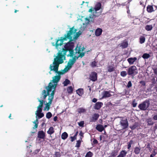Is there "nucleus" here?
Returning <instances> with one entry per match:
<instances>
[{"label": "nucleus", "instance_id": "nucleus-46", "mask_svg": "<svg viewBox=\"0 0 157 157\" xmlns=\"http://www.w3.org/2000/svg\"><path fill=\"white\" fill-rule=\"evenodd\" d=\"M78 123L79 126L82 127H83L84 126V121H82L79 122H78Z\"/></svg>", "mask_w": 157, "mask_h": 157}, {"label": "nucleus", "instance_id": "nucleus-20", "mask_svg": "<svg viewBox=\"0 0 157 157\" xmlns=\"http://www.w3.org/2000/svg\"><path fill=\"white\" fill-rule=\"evenodd\" d=\"M147 10L148 13H151L154 11L152 6L148 5L147 7Z\"/></svg>", "mask_w": 157, "mask_h": 157}, {"label": "nucleus", "instance_id": "nucleus-2", "mask_svg": "<svg viewBox=\"0 0 157 157\" xmlns=\"http://www.w3.org/2000/svg\"><path fill=\"white\" fill-rule=\"evenodd\" d=\"M63 62V59H61L56 57L54 59V61L53 63V64H51L50 66V69L51 71H53L56 73H57L59 75L64 74L68 71L67 68H65L63 70L62 72L58 71V68L59 64H62Z\"/></svg>", "mask_w": 157, "mask_h": 157}, {"label": "nucleus", "instance_id": "nucleus-27", "mask_svg": "<svg viewBox=\"0 0 157 157\" xmlns=\"http://www.w3.org/2000/svg\"><path fill=\"white\" fill-rule=\"evenodd\" d=\"M55 132L54 128L52 127H51L49 128L48 130L47 131V133L50 135H51L53 134Z\"/></svg>", "mask_w": 157, "mask_h": 157}, {"label": "nucleus", "instance_id": "nucleus-8", "mask_svg": "<svg viewBox=\"0 0 157 157\" xmlns=\"http://www.w3.org/2000/svg\"><path fill=\"white\" fill-rule=\"evenodd\" d=\"M78 46L76 47L75 49L76 51V53H78L79 54L78 56L77 57V59H78V58L81 57L82 58L83 56H84L85 55V52H82L83 51V50H81L80 48H79L78 49H77Z\"/></svg>", "mask_w": 157, "mask_h": 157}, {"label": "nucleus", "instance_id": "nucleus-49", "mask_svg": "<svg viewBox=\"0 0 157 157\" xmlns=\"http://www.w3.org/2000/svg\"><path fill=\"white\" fill-rule=\"evenodd\" d=\"M83 134L84 133L82 132V131H81L79 133V135H80L81 137H80V139L81 140H82V138L83 137Z\"/></svg>", "mask_w": 157, "mask_h": 157}, {"label": "nucleus", "instance_id": "nucleus-28", "mask_svg": "<svg viewBox=\"0 0 157 157\" xmlns=\"http://www.w3.org/2000/svg\"><path fill=\"white\" fill-rule=\"evenodd\" d=\"M111 96L110 92L108 91H105L103 94V97L104 98L109 97Z\"/></svg>", "mask_w": 157, "mask_h": 157}, {"label": "nucleus", "instance_id": "nucleus-63", "mask_svg": "<svg viewBox=\"0 0 157 157\" xmlns=\"http://www.w3.org/2000/svg\"><path fill=\"white\" fill-rule=\"evenodd\" d=\"M93 11V10L92 8H90L89 10V12H92Z\"/></svg>", "mask_w": 157, "mask_h": 157}, {"label": "nucleus", "instance_id": "nucleus-45", "mask_svg": "<svg viewBox=\"0 0 157 157\" xmlns=\"http://www.w3.org/2000/svg\"><path fill=\"white\" fill-rule=\"evenodd\" d=\"M81 142V141L80 140H77V143L76 144L75 147H79L80 146Z\"/></svg>", "mask_w": 157, "mask_h": 157}, {"label": "nucleus", "instance_id": "nucleus-60", "mask_svg": "<svg viewBox=\"0 0 157 157\" xmlns=\"http://www.w3.org/2000/svg\"><path fill=\"white\" fill-rule=\"evenodd\" d=\"M80 48V49L81 50H83V51H84V50L85 49V48L84 47H83L82 48H81V46H80V47H79L78 48H78H77V49H78V48Z\"/></svg>", "mask_w": 157, "mask_h": 157}, {"label": "nucleus", "instance_id": "nucleus-5", "mask_svg": "<svg viewBox=\"0 0 157 157\" xmlns=\"http://www.w3.org/2000/svg\"><path fill=\"white\" fill-rule=\"evenodd\" d=\"M56 85V84L53 85L51 82L49 83L48 86L46 87V89L47 90L46 94L47 95V96L50 95H49L50 92L52 91V88L55 89Z\"/></svg>", "mask_w": 157, "mask_h": 157}, {"label": "nucleus", "instance_id": "nucleus-41", "mask_svg": "<svg viewBox=\"0 0 157 157\" xmlns=\"http://www.w3.org/2000/svg\"><path fill=\"white\" fill-rule=\"evenodd\" d=\"M70 81L67 79H65V81L63 82V84L64 86H67L68 84H70Z\"/></svg>", "mask_w": 157, "mask_h": 157}, {"label": "nucleus", "instance_id": "nucleus-64", "mask_svg": "<svg viewBox=\"0 0 157 157\" xmlns=\"http://www.w3.org/2000/svg\"><path fill=\"white\" fill-rule=\"evenodd\" d=\"M131 146V144H128V149H129Z\"/></svg>", "mask_w": 157, "mask_h": 157}, {"label": "nucleus", "instance_id": "nucleus-24", "mask_svg": "<svg viewBox=\"0 0 157 157\" xmlns=\"http://www.w3.org/2000/svg\"><path fill=\"white\" fill-rule=\"evenodd\" d=\"M108 71L109 72H112L114 71V65L113 64L112 65H109L107 67Z\"/></svg>", "mask_w": 157, "mask_h": 157}, {"label": "nucleus", "instance_id": "nucleus-33", "mask_svg": "<svg viewBox=\"0 0 157 157\" xmlns=\"http://www.w3.org/2000/svg\"><path fill=\"white\" fill-rule=\"evenodd\" d=\"M86 110L83 108H80L78 109V112L79 113H84L86 112Z\"/></svg>", "mask_w": 157, "mask_h": 157}, {"label": "nucleus", "instance_id": "nucleus-26", "mask_svg": "<svg viewBox=\"0 0 157 157\" xmlns=\"http://www.w3.org/2000/svg\"><path fill=\"white\" fill-rule=\"evenodd\" d=\"M123 48H127L128 46V42L127 41H124L120 44V46Z\"/></svg>", "mask_w": 157, "mask_h": 157}, {"label": "nucleus", "instance_id": "nucleus-12", "mask_svg": "<svg viewBox=\"0 0 157 157\" xmlns=\"http://www.w3.org/2000/svg\"><path fill=\"white\" fill-rule=\"evenodd\" d=\"M45 137V133L43 131H39L38 133V137L41 139H44Z\"/></svg>", "mask_w": 157, "mask_h": 157}, {"label": "nucleus", "instance_id": "nucleus-29", "mask_svg": "<svg viewBox=\"0 0 157 157\" xmlns=\"http://www.w3.org/2000/svg\"><path fill=\"white\" fill-rule=\"evenodd\" d=\"M75 33H76V34L74 35L73 37H72V39H73V40H76L81 34V33H79V32H76Z\"/></svg>", "mask_w": 157, "mask_h": 157}, {"label": "nucleus", "instance_id": "nucleus-7", "mask_svg": "<svg viewBox=\"0 0 157 157\" xmlns=\"http://www.w3.org/2000/svg\"><path fill=\"white\" fill-rule=\"evenodd\" d=\"M76 61V59L75 57H73L72 59H70L67 63V66L65 68H67V69L68 71L72 67V66L75 62Z\"/></svg>", "mask_w": 157, "mask_h": 157}, {"label": "nucleus", "instance_id": "nucleus-40", "mask_svg": "<svg viewBox=\"0 0 157 157\" xmlns=\"http://www.w3.org/2000/svg\"><path fill=\"white\" fill-rule=\"evenodd\" d=\"M150 57V55L149 54L144 53L142 57L144 59H148Z\"/></svg>", "mask_w": 157, "mask_h": 157}, {"label": "nucleus", "instance_id": "nucleus-50", "mask_svg": "<svg viewBox=\"0 0 157 157\" xmlns=\"http://www.w3.org/2000/svg\"><path fill=\"white\" fill-rule=\"evenodd\" d=\"M137 104V103L136 102L135 100L133 101L132 105L133 107H136V106Z\"/></svg>", "mask_w": 157, "mask_h": 157}, {"label": "nucleus", "instance_id": "nucleus-53", "mask_svg": "<svg viewBox=\"0 0 157 157\" xmlns=\"http://www.w3.org/2000/svg\"><path fill=\"white\" fill-rule=\"evenodd\" d=\"M121 124L125 128H127L128 127V122H127L125 124L122 123H121Z\"/></svg>", "mask_w": 157, "mask_h": 157}, {"label": "nucleus", "instance_id": "nucleus-10", "mask_svg": "<svg viewBox=\"0 0 157 157\" xmlns=\"http://www.w3.org/2000/svg\"><path fill=\"white\" fill-rule=\"evenodd\" d=\"M37 99L38 101L40 102V104L37 107V109H38L40 112H42V108L43 106L44 103L45 102V101L43 100H40L39 98H37Z\"/></svg>", "mask_w": 157, "mask_h": 157}, {"label": "nucleus", "instance_id": "nucleus-36", "mask_svg": "<svg viewBox=\"0 0 157 157\" xmlns=\"http://www.w3.org/2000/svg\"><path fill=\"white\" fill-rule=\"evenodd\" d=\"M145 37L144 36H141L140 38V44L144 43L145 41Z\"/></svg>", "mask_w": 157, "mask_h": 157}, {"label": "nucleus", "instance_id": "nucleus-59", "mask_svg": "<svg viewBox=\"0 0 157 157\" xmlns=\"http://www.w3.org/2000/svg\"><path fill=\"white\" fill-rule=\"evenodd\" d=\"M153 118L155 120H157V115H155L153 117Z\"/></svg>", "mask_w": 157, "mask_h": 157}, {"label": "nucleus", "instance_id": "nucleus-62", "mask_svg": "<svg viewBox=\"0 0 157 157\" xmlns=\"http://www.w3.org/2000/svg\"><path fill=\"white\" fill-rule=\"evenodd\" d=\"M133 143H134L133 141H132V140H131L129 143V144H131L132 145V144H133Z\"/></svg>", "mask_w": 157, "mask_h": 157}, {"label": "nucleus", "instance_id": "nucleus-17", "mask_svg": "<svg viewBox=\"0 0 157 157\" xmlns=\"http://www.w3.org/2000/svg\"><path fill=\"white\" fill-rule=\"evenodd\" d=\"M49 101L48 103H47L45 107L44 108V110H45L46 109L48 111L50 109V106L51 104H52V101L51 100H48Z\"/></svg>", "mask_w": 157, "mask_h": 157}, {"label": "nucleus", "instance_id": "nucleus-55", "mask_svg": "<svg viewBox=\"0 0 157 157\" xmlns=\"http://www.w3.org/2000/svg\"><path fill=\"white\" fill-rule=\"evenodd\" d=\"M93 143L95 144H97L98 143V142L96 139H95L94 140Z\"/></svg>", "mask_w": 157, "mask_h": 157}, {"label": "nucleus", "instance_id": "nucleus-39", "mask_svg": "<svg viewBox=\"0 0 157 157\" xmlns=\"http://www.w3.org/2000/svg\"><path fill=\"white\" fill-rule=\"evenodd\" d=\"M93 155V153L92 152L89 151L86 153L85 157H92Z\"/></svg>", "mask_w": 157, "mask_h": 157}, {"label": "nucleus", "instance_id": "nucleus-4", "mask_svg": "<svg viewBox=\"0 0 157 157\" xmlns=\"http://www.w3.org/2000/svg\"><path fill=\"white\" fill-rule=\"evenodd\" d=\"M150 103L148 101L145 100L139 104L138 107L141 110H145L149 107Z\"/></svg>", "mask_w": 157, "mask_h": 157}, {"label": "nucleus", "instance_id": "nucleus-30", "mask_svg": "<svg viewBox=\"0 0 157 157\" xmlns=\"http://www.w3.org/2000/svg\"><path fill=\"white\" fill-rule=\"evenodd\" d=\"M148 125L151 126L152 125L154 124V122L152 121V119L151 118H149L146 120Z\"/></svg>", "mask_w": 157, "mask_h": 157}, {"label": "nucleus", "instance_id": "nucleus-23", "mask_svg": "<svg viewBox=\"0 0 157 157\" xmlns=\"http://www.w3.org/2000/svg\"><path fill=\"white\" fill-rule=\"evenodd\" d=\"M76 93L79 96H82L84 93V91L83 89L80 88L76 90Z\"/></svg>", "mask_w": 157, "mask_h": 157}, {"label": "nucleus", "instance_id": "nucleus-58", "mask_svg": "<svg viewBox=\"0 0 157 157\" xmlns=\"http://www.w3.org/2000/svg\"><path fill=\"white\" fill-rule=\"evenodd\" d=\"M97 101V99L96 98H94L92 100V102L94 103H96Z\"/></svg>", "mask_w": 157, "mask_h": 157}, {"label": "nucleus", "instance_id": "nucleus-34", "mask_svg": "<svg viewBox=\"0 0 157 157\" xmlns=\"http://www.w3.org/2000/svg\"><path fill=\"white\" fill-rule=\"evenodd\" d=\"M67 92L68 93L71 94L73 91V89L72 86H70L67 88Z\"/></svg>", "mask_w": 157, "mask_h": 157}, {"label": "nucleus", "instance_id": "nucleus-52", "mask_svg": "<svg viewBox=\"0 0 157 157\" xmlns=\"http://www.w3.org/2000/svg\"><path fill=\"white\" fill-rule=\"evenodd\" d=\"M156 155V153L155 151H154L152 152V154H151L150 157H154V156H155Z\"/></svg>", "mask_w": 157, "mask_h": 157}, {"label": "nucleus", "instance_id": "nucleus-57", "mask_svg": "<svg viewBox=\"0 0 157 157\" xmlns=\"http://www.w3.org/2000/svg\"><path fill=\"white\" fill-rule=\"evenodd\" d=\"M56 157H58L60 156V155L59 152H56L55 154Z\"/></svg>", "mask_w": 157, "mask_h": 157}, {"label": "nucleus", "instance_id": "nucleus-51", "mask_svg": "<svg viewBox=\"0 0 157 157\" xmlns=\"http://www.w3.org/2000/svg\"><path fill=\"white\" fill-rule=\"evenodd\" d=\"M140 83L142 86H145L146 83L144 81H141L140 82Z\"/></svg>", "mask_w": 157, "mask_h": 157}, {"label": "nucleus", "instance_id": "nucleus-47", "mask_svg": "<svg viewBox=\"0 0 157 157\" xmlns=\"http://www.w3.org/2000/svg\"><path fill=\"white\" fill-rule=\"evenodd\" d=\"M121 76L123 77H124L125 76L127 75L126 71H121Z\"/></svg>", "mask_w": 157, "mask_h": 157}, {"label": "nucleus", "instance_id": "nucleus-18", "mask_svg": "<svg viewBox=\"0 0 157 157\" xmlns=\"http://www.w3.org/2000/svg\"><path fill=\"white\" fill-rule=\"evenodd\" d=\"M96 129L100 132H102L104 129L103 126L100 124L97 125Z\"/></svg>", "mask_w": 157, "mask_h": 157}, {"label": "nucleus", "instance_id": "nucleus-56", "mask_svg": "<svg viewBox=\"0 0 157 157\" xmlns=\"http://www.w3.org/2000/svg\"><path fill=\"white\" fill-rule=\"evenodd\" d=\"M153 71L154 74L156 75H157V67L153 69Z\"/></svg>", "mask_w": 157, "mask_h": 157}, {"label": "nucleus", "instance_id": "nucleus-14", "mask_svg": "<svg viewBox=\"0 0 157 157\" xmlns=\"http://www.w3.org/2000/svg\"><path fill=\"white\" fill-rule=\"evenodd\" d=\"M101 3L99 2L97 3L94 8L95 12L99 10L101 8Z\"/></svg>", "mask_w": 157, "mask_h": 157}, {"label": "nucleus", "instance_id": "nucleus-35", "mask_svg": "<svg viewBox=\"0 0 157 157\" xmlns=\"http://www.w3.org/2000/svg\"><path fill=\"white\" fill-rule=\"evenodd\" d=\"M78 133V132L77 131L75 133V135L73 136H71V142H73L76 139Z\"/></svg>", "mask_w": 157, "mask_h": 157}, {"label": "nucleus", "instance_id": "nucleus-16", "mask_svg": "<svg viewBox=\"0 0 157 157\" xmlns=\"http://www.w3.org/2000/svg\"><path fill=\"white\" fill-rule=\"evenodd\" d=\"M140 126V125L139 123L135 122L133 125L130 126V127L132 130H134L136 128L138 129Z\"/></svg>", "mask_w": 157, "mask_h": 157}, {"label": "nucleus", "instance_id": "nucleus-19", "mask_svg": "<svg viewBox=\"0 0 157 157\" xmlns=\"http://www.w3.org/2000/svg\"><path fill=\"white\" fill-rule=\"evenodd\" d=\"M137 59V58L136 57L130 58H128V62L130 64H133Z\"/></svg>", "mask_w": 157, "mask_h": 157}, {"label": "nucleus", "instance_id": "nucleus-32", "mask_svg": "<svg viewBox=\"0 0 157 157\" xmlns=\"http://www.w3.org/2000/svg\"><path fill=\"white\" fill-rule=\"evenodd\" d=\"M68 134L65 132H63L61 135V138L63 140L66 139L68 137Z\"/></svg>", "mask_w": 157, "mask_h": 157}, {"label": "nucleus", "instance_id": "nucleus-43", "mask_svg": "<svg viewBox=\"0 0 157 157\" xmlns=\"http://www.w3.org/2000/svg\"><path fill=\"white\" fill-rule=\"evenodd\" d=\"M127 153V152H125L124 151H122L119 155H121L122 157L125 156Z\"/></svg>", "mask_w": 157, "mask_h": 157}, {"label": "nucleus", "instance_id": "nucleus-1", "mask_svg": "<svg viewBox=\"0 0 157 157\" xmlns=\"http://www.w3.org/2000/svg\"><path fill=\"white\" fill-rule=\"evenodd\" d=\"M77 31V29H75L74 26H73L67 32L66 34L64 35L63 37L59 38L58 39L56 40L55 44L54 42L52 43V45L53 46H55L56 48L58 49L59 46L62 45L64 41H66L67 39L69 40L68 42L65 44L62 50L59 51L58 53V55L56 57L63 59V57L66 55V53L67 51L69 52V54L67 55L68 56L73 57V56L74 53L75 43L73 42V39H72V35L74 34Z\"/></svg>", "mask_w": 157, "mask_h": 157}, {"label": "nucleus", "instance_id": "nucleus-22", "mask_svg": "<svg viewBox=\"0 0 157 157\" xmlns=\"http://www.w3.org/2000/svg\"><path fill=\"white\" fill-rule=\"evenodd\" d=\"M141 147H136L134 148V152L136 155L139 154L140 152Z\"/></svg>", "mask_w": 157, "mask_h": 157}, {"label": "nucleus", "instance_id": "nucleus-3", "mask_svg": "<svg viewBox=\"0 0 157 157\" xmlns=\"http://www.w3.org/2000/svg\"><path fill=\"white\" fill-rule=\"evenodd\" d=\"M137 73V68L136 66H133L128 68V75H131L133 78Z\"/></svg>", "mask_w": 157, "mask_h": 157}, {"label": "nucleus", "instance_id": "nucleus-11", "mask_svg": "<svg viewBox=\"0 0 157 157\" xmlns=\"http://www.w3.org/2000/svg\"><path fill=\"white\" fill-rule=\"evenodd\" d=\"M103 105V103L100 102H96L94 106V108L95 109H99Z\"/></svg>", "mask_w": 157, "mask_h": 157}, {"label": "nucleus", "instance_id": "nucleus-37", "mask_svg": "<svg viewBox=\"0 0 157 157\" xmlns=\"http://www.w3.org/2000/svg\"><path fill=\"white\" fill-rule=\"evenodd\" d=\"M33 123L35 124V125L33 127V128L36 129L37 128L38 126V119L36 118V120L33 122Z\"/></svg>", "mask_w": 157, "mask_h": 157}, {"label": "nucleus", "instance_id": "nucleus-48", "mask_svg": "<svg viewBox=\"0 0 157 157\" xmlns=\"http://www.w3.org/2000/svg\"><path fill=\"white\" fill-rule=\"evenodd\" d=\"M96 62L95 61H94L92 62L91 63V66L93 67H94L96 66Z\"/></svg>", "mask_w": 157, "mask_h": 157}, {"label": "nucleus", "instance_id": "nucleus-13", "mask_svg": "<svg viewBox=\"0 0 157 157\" xmlns=\"http://www.w3.org/2000/svg\"><path fill=\"white\" fill-rule=\"evenodd\" d=\"M60 76L59 75H56L53 78L52 81L54 83H57L60 79Z\"/></svg>", "mask_w": 157, "mask_h": 157}, {"label": "nucleus", "instance_id": "nucleus-21", "mask_svg": "<svg viewBox=\"0 0 157 157\" xmlns=\"http://www.w3.org/2000/svg\"><path fill=\"white\" fill-rule=\"evenodd\" d=\"M35 114L39 118H40L44 116V114L41 113V112H40L38 109H37Z\"/></svg>", "mask_w": 157, "mask_h": 157}, {"label": "nucleus", "instance_id": "nucleus-15", "mask_svg": "<svg viewBox=\"0 0 157 157\" xmlns=\"http://www.w3.org/2000/svg\"><path fill=\"white\" fill-rule=\"evenodd\" d=\"M102 32V30L101 29L98 28L95 31V35L97 36H98L101 35Z\"/></svg>", "mask_w": 157, "mask_h": 157}, {"label": "nucleus", "instance_id": "nucleus-38", "mask_svg": "<svg viewBox=\"0 0 157 157\" xmlns=\"http://www.w3.org/2000/svg\"><path fill=\"white\" fill-rule=\"evenodd\" d=\"M46 90H43L42 92V95L43 96V99H45L47 96V95L46 94Z\"/></svg>", "mask_w": 157, "mask_h": 157}, {"label": "nucleus", "instance_id": "nucleus-61", "mask_svg": "<svg viewBox=\"0 0 157 157\" xmlns=\"http://www.w3.org/2000/svg\"><path fill=\"white\" fill-rule=\"evenodd\" d=\"M57 116L53 118V120L55 121H57Z\"/></svg>", "mask_w": 157, "mask_h": 157}, {"label": "nucleus", "instance_id": "nucleus-25", "mask_svg": "<svg viewBox=\"0 0 157 157\" xmlns=\"http://www.w3.org/2000/svg\"><path fill=\"white\" fill-rule=\"evenodd\" d=\"M55 89H54V90H53L50 96H49L48 98V100H51L52 101V100L53 99L54 95L55 92Z\"/></svg>", "mask_w": 157, "mask_h": 157}, {"label": "nucleus", "instance_id": "nucleus-54", "mask_svg": "<svg viewBox=\"0 0 157 157\" xmlns=\"http://www.w3.org/2000/svg\"><path fill=\"white\" fill-rule=\"evenodd\" d=\"M132 86V84L131 81L128 82V88L131 87Z\"/></svg>", "mask_w": 157, "mask_h": 157}, {"label": "nucleus", "instance_id": "nucleus-42", "mask_svg": "<svg viewBox=\"0 0 157 157\" xmlns=\"http://www.w3.org/2000/svg\"><path fill=\"white\" fill-rule=\"evenodd\" d=\"M117 151L116 150L113 151L111 153V155L112 157H114L117 155Z\"/></svg>", "mask_w": 157, "mask_h": 157}, {"label": "nucleus", "instance_id": "nucleus-31", "mask_svg": "<svg viewBox=\"0 0 157 157\" xmlns=\"http://www.w3.org/2000/svg\"><path fill=\"white\" fill-rule=\"evenodd\" d=\"M153 27L151 25H147L145 27V29L147 31H150L152 29Z\"/></svg>", "mask_w": 157, "mask_h": 157}, {"label": "nucleus", "instance_id": "nucleus-6", "mask_svg": "<svg viewBox=\"0 0 157 157\" xmlns=\"http://www.w3.org/2000/svg\"><path fill=\"white\" fill-rule=\"evenodd\" d=\"M98 75L96 72H92L89 75V79L93 82H95L97 79Z\"/></svg>", "mask_w": 157, "mask_h": 157}, {"label": "nucleus", "instance_id": "nucleus-9", "mask_svg": "<svg viewBox=\"0 0 157 157\" xmlns=\"http://www.w3.org/2000/svg\"><path fill=\"white\" fill-rule=\"evenodd\" d=\"M99 117L98 113H95L93 115L92 117L90 118V122H95L98 120Z\"/></svg>", "mask_w": 157, "mask_h": 157}, {"label": "nucleus", "instance_id": "nucleus-44", "mask_svg": "<svg viewBox=\"0 0 157 157\" xmlns=\"http://www.w3.org/2000/svg\"><path fill=\"white\" fill-rule=\"evenodd\" d=\"M52 117V114L50 112H48L47 113L46 117L48 119H50Z\"/></svg>", "mask_w": 157, "mask_h": 157}]
</instances>
